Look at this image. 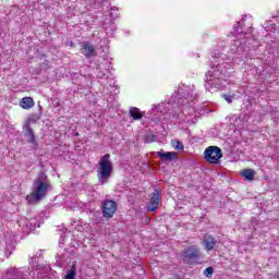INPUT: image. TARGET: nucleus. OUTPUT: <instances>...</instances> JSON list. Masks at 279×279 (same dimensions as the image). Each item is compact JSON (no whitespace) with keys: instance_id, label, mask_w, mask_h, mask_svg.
<instances>
[{"instance_id":"obj_24","label":"nucleus","mask_w":279,"mask_h":279,"mask_svg":"<svg viewBox=\"0 0 279 279\" xmlns=\"http://www.w3.org/2000/svg\"><path fill=\"white\" fill-rule=\"evenodd\" d=\"M222 97L227 100V104H232V96L223 95Z\"/></svg>"},{"instance_id":"obj_25","label":"nucleus","mask_w":279,"mask_h":279,"mask_svg":"<svg viewBox=\"0 0 279 279\" xmlns=\"http://www.w3.org/2000/svg\"><path fill=\"white\" fill-rule=\"evenodd\" d=\"M98 77L99 80H104V77H106V73L99 72Z\"/></svg>"},{"instance_id":"obj_21","label":"nucleus","mask_w":279,"mask_h":279,"mask_svg":"<svg viewBox=\"0 0 279 279\" xmlns=\"http://www.w3.org/2000/svg\"><path fill=\"white\" fill-rule=\"evenodd\" d=\"M171 146L173 147V149H177L179 151H182V149H184V144H182V142H180L178 140H173L171 142Z\"/></svg>"},{"instance_id":"obj_6","label":"nucleus","mask_w":279,"mask_h":279,"mask_svg":"<svg viewBox=\"0 0 279 279\" xmlns=\"http://www.w3.org/2000/svg\"><path fill=\"white\" fill-rule=\"evenodd\" d=\"M98 182L99 184H106L112 175V161H110V154L102 156L98 162Z\"/></svg>"},{"instance_id":"obj_8","label":"nucleus","mask_w":279,"mask_h":279,"mask_svg":"<svg viewBox=\"0 0 279 279\" xmlns=\"http://www.w3.org/2000/svg\"><path fill=\"white\" fill-rule=\"evenodd\" d=\"M197 258H199V248L197 246L187 247L183 252V260L187 265H193Z\"/></svg>"},{"instance_id":"obj_19","label":"nucleus","mask_w":279,"mask_h":279,"mask_svg":"<svg viewBox=\"0 0 279 279\" xmlns=\"http://www.w3.org/2000/svg\"><path fill=\"white\" fill-rule=\"evenodd\" d=\"M26 136H27L28 143L36 145V137L34 135V131L29 126L26 128Z\"/></svg>"},{"instance_id":"obj_14","label":"nucleus","mask_w":279,"mask_h":279,"mask_svg":"<svg viewBox=\"0 0 279 279\" xmlns=\"http://www.w3.org/2000/svg\"><path fill=\"white\" fill-rule=\"evenodd\" d=\"M41 223L43 221H40V218H31L26 223V228H28L31 232H34L36 228H40Z\"/></svg>"},{"instance_id":"obj_2","label":"nucleus","mask_w":279,"mask_h":279,"mask_svg":"<svg viewBox=\"0 0 279 279\" xmlns=\"http://www.w3.org/2000/svg\"><path fill=\"white\" fill-rule=\"evenodd\" d=\"M213 58L211 68L206 74L205 88L209 93H217L228 84L226 75H228V69H230V62L223 61V58L217 57V54Z\"/></svg>"},{"instance_id":"obj_3","label":"nucleus","mask_w":279,"mask_h":279,"mask_svg":"<svg viewBox=\"0 0 279 279\" xmlns=\"http://www.w3.org/2000/svg\"><path fill=\"white\" fill-rule=\"evenodd\" d=\"M179 93L182 95V97H184V100L182 111L178 116L177 121L179 123H186V125H195V123H197V113H195V108H193V105L189 102L197 99L195 87H181Z\"/></svg>"},{"instance_id":"obj_5","label":"nucleus","mask_w":279,"mask_h":279,"mask_svg":"<svg viewBox=\"0 0 279 279\" xmlns=\"http://www.w3.org/2000/svg\"><path fill=\"white\" fill-rule=\"evenodd\" d=\"M36 258L38 257H33L29 262L31 267H35L32 272L25 275V268H10L7 270L5 279H38L39 277H36V274H40V268L38 265H34V263H38Z\"/></svg>"},{"instance_id":"obj_16","label":"nucleus","mask_w":279,"mask_h":279,"mask_svg":"<svg viewBox=\"0 0 279 279\" xmlns=\"http://www.w3.org/2000/svg\"><path fill=\"white\" fill-rule=\"evenodd\" d=\"M240 175L252 182V180H254V175H256V171L254 169H244L240 172Z\"/></svg>"},{"instance_id":"obj_1","label":"nucleus","mask_w":279,"mask_h":279,"mask_svg":"<svg viewBox=\"0 0 279 279\" xmlns=\"http://www.w3.org/2000/svg\"><path fill=\"white\" fill-rule=\"evenodd\" d=\"M232 35L235 37L230 46V53L234 56H243L250 51L252 45V20L247 16L242 19V22H238L233 26Z\"/></svg>"},{"instance_id":"obj_4","label":"nucleus","mask_w":279,"mask_h":279,"mask_svg":"<svg viewBox=\"0 0 279 279\" xmlns=\"http://www.w3.org/2000/svg\"><path fill=\"white\" fill-rule=\"evenodd\" d=\"M51 189V182L45 172H40L33 182V191L26 196L28 204H38L47 196V192Z\"/></svg>"},{"instance_id":"obj_11","label":"nucleus","mask_w":279,"mask_h":279,"mask_svg":"<svg viewBox=\"0 0 279 279\" xmlns=\"http://www.w3.org/2000/svg\"><path fill=\"white\" fill-rule=\"evenodd\" d=\"M81 52L85 58H93L95 56V47L90 43L85 41L81 45Z\"/></svg>"},{"instance_id":"obj_26","label":"nucleus","mask_w":279,"mask_h":279,"mask_svg":"<svg viewBox=\"0 0 279 279\" xmlns=\"http://www.w3.org/2000/svg\"><path fill=\"white\" fill-rule=\"evenodd\" d=\"M165 106H167V104H161L159 105V108H165Z\"/></svg>"},{"instance_id":"obj_18","label":"nucleus","mask_w":279,"mask_h":279,"mask_svg":"<svg viewBox=\"0 0 279 279\" xmlns=\"http://www.w3.org/2000/svg\"><path fill=\"white\" fill-rule=\"evenodd\" d=\"M130 116L132 117V119H134V121H138L140 119H143V113L136 107H133L130 109Z\"/></svg>"},{"instance_id":"obj_17","label":"nucleus","mask_w":279,"mask_h":279,"mask_svg":"<svg viewBox=\"0 0 279 279\" xmlns=\"http://www.w3.org/2000/svg\"><path fill=\"white\" fill-rule=\"evenodd\" d=\"M158 158H161V160H174V158H178V153H157Z\"/></svg>"},{"instance_id":"obj_22","label":"nucleus","mask_w":279,"mask_h":279,"mask_svg":"<svg viewBox=\"0 0 279 279\" xmlns=\"http://www.w3.org/2000/svg\"><path fill=\"white\" fill-rule=\"evenodd\" d=\"M158 141V137L156 135H147L145 137V143H156Z\"/></svg>"},{"instance_id":"obj_9","label":"nucleus","mask_w":279,"mask_h":279,"mask_svg":"<svg viewBox=\"0 0 279 279\" xmlns=\"http://www.w3.org/2000/svg\"><path fill=\"white\" fill-rule=\"evenodd\" d=\"M114 213H117V203L113 201H106L102 205V215L107 219L113 217Z\"/></svg>"},{"instance_id":"obj_15","label":"nucleus","mask_w":279,"mask_h":279,"mask_svg":"<svg viewBox=\"0 0 279 279\" xmlns=\"http://www.w3.org/2000/svg\"><path fill=\"white\" fill-rule=\"evenodd\" d=\"M204 245H205V250H207V252H210L211 250H215V245H217V241L215 240V238L207 235L204 239Z\"/></svg>"},{"instance_id":"obj_12","label":"nucleus","mask_w":279,"mask_h":279,"mask_svg":"<svg viewBox=\"0 0 279 279\" xmlns=\"http://www.w3.org/2000/svg\"><path fill=\"white\" fill-rule=\"evenodd\" d=\"M20 106L24 110H31V108H34V106H35L34 98H32V97H24V98H22L20 100Z\"/></svg>"},{"instance_id":"obj_10","label":"nucleus","mask_w":279,"mask_h":279,"mask_svg":"<svg viewBox=\"0 0 279 279\" xmlns=\"http://www.w3.org/2000/svg\"><path fill=\"white\" fill-rule=\"evenodd\" d=\"M158 204H160V193L156 190L150 198V204L147 206L148 213H154L158 208Z\"/></svg>"},{"instance_id":"obj_23","label":"nucleus","mask_w":279,"mask_h":279,"mask_svg":"<svg viewBox=\"0 0 279 279\" xmlns=\"http://www.w3.org/2000/svg\"><path fill=\"white\" fill-rule=\"evenodd\" d=\"M213 274H214L213 267H208L204 270V276H206V278H213Z\"/></svg>"},{"instance_id":"obj_7","label":"nucleus","mask_w":279,"mask_h":279,"mask_svg":"<svg viewBox=\"0 0 279 279\" xmlns=\"http://www.w3.org/2000/svg\"><path fill=\"white\" fill-rule=\"evenodd\" d=\"M204 158L211 165H218L219 160L223 158V153L218 146H209L204 151Z\"/></svg>"},{"instance_id":"obj_20","label":"nucleus","mask_w":279,"mask_h":279,"mask_svg":"<svg viewBox=\"0 0 279 279\" xmlns=\"http://www.w3.org/2000/svg\"><path fill=\"white\" fill-rule=\"evenodd\" d=\"M76 276L77 270L75 269V266H72V268L66 271V275L63 277V279H75Z\"/></svg>"},{"instance_id":"obj_13","label":"nucleus","mask_w":279,"mask_h":279,"mask_svg":"<svg viewBox=\"0 0 279 279\" xmlns=\"http://www.w3.org/2000/svg\"><path fill=\"white\" fill-rule=\"evenodd\" d=\"M16 250V244L13 240H7L5 241V247H4V254L7 258H10L12 256V252Z\"/></svg>"},{"instance_id":"obj_27","label":"nucleus","mask_w":279,"mask_h":279,"mask_svg":"<svg viewBox=\"0 0 279 279\" xmlns=\"http://www.w3.org/2000/svg\"><path fill=\"white\" fill-rule=\"evenodd\" d=\"M150 219L149 218H146V223H149Z\"/></svg>"}]
</instances>
